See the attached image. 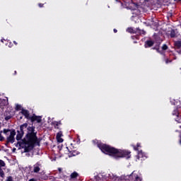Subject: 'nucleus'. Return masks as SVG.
I'll use <instances>...</instances> for the list:
<instances>
[{
  "label": "nucleus",
  "mask_w": 181,
  "mask_h": 181,
  "mask_svg": "<svg viewBox=\"0 0 181 181\" xmlns=\"http://www.w3.org/2000/svg\"><path fill=\"white\" fill-rule=\"evenodd\" d=\"M93 144L97 145L98 148H99L103 153L110 155V156H115V158H127V159L131 158V151L128 150H118L110 145L102 143L98 139L93 140Z\"/></svg>",
  "instance_id": "obj_1"
},
{
  "label": "nucleus",
  "mask_w": 181,
  "mask_h": 181,
  "mask_svg": "<svg viewBox=\"0 0 181 181\" xmlns=\"http://www.w3.org/2000/svg\"><path fill=\"white\" fill-rule=\"evenodd\" d=\"M35 126L27 127L28 132L25 138L22 139L21 143L28 144V147L25 148V152H30V151H33V148L36 146H40V141L39 140V138H37V132H35Z\"/></svg>",
  "instance_id": "obj_2"
},
{
  "label": "nucleus",
  "mask_w": 181,
  "mask_h": 181,
  "mask_svg": "<svg viewBox=\"0 0 181 181\" xmlns=\"http://www.w3.org/2000/svg\"><path fill=\"white\" fill-rule=\"evenodd\" d=\"M28 125V123H24L20 126V130L17 131L16 137V141H21V139L23 138V135H25V129H27Z\"/></svg>",
  "instance_id": "obj_3"
},
{
  "label": "nucleus",
  "mask_w": 181,
  "mask_h": 181,
  "mask_svg": "<svg viewBox=\"0 0 181 181\" xmlns=\"http://www.w3.org/2000/svg\"><path fill=\"white\" fill-rule=\"evenodd\" d=\"M129 9L132 11H134L133 13H135V15H141V12H142V6L140 5H138V4L136 3H132L131 5L129 6Z\"/></svg>",
  "instance_id": "obj_4"
},
{
  "label": "nucleus",
  "mask_w": 181,
  "mask_h": 181,
  "mask_svg": "<svg viewBox=\"0 0 181 181\" xmlns=\"http://www.w3.org/2000/svg\"><path fill=\"white\" fill-rule=\"evenodd\" d=\"M66 148L67 149L68 152H69V156H76V155H78V151H77V149L73 144H71L69 146H66Z\"/></svg>",
  "instance_id": "obj_5"
},
{
  "label": "nucleus",
  "mask_w": 181,
  "mask_h": 181,
  "mask_svg": "<svg viewBox=\"0 0 181 181\" xmlns=\"http://www.w3.org/2000/svg\"><path fill=\"white\" fill-rule=\"evenodd\" d=\"M127 177L129 180H134V181H142V180L139 178V176L135 173V171H133L129 175H127Z\"/></svg>",
  "instance_id": "obj_6"
},
{
  "label": "nucleus",
  "mask_w": 181,
  "mask_h": 181,
  "mask_svg": "<svg viewBox=\"0 0 181 181\" xmlns=\"http://www.w3.org/2000/svg\"><path fill=\"white\" fill-rule=\"evenodd\" d=\"M30 120L31 122H36L37 124H40L42 122V116H37L35 114H33L30 117Z\"/></svg>",
  "instance_id": "obj_7"
},
{
  "label": "nucleus",
  "mask_w": 181,
  "mask_h": 181,
  "mask_svg": "<svg viewBox=\"0 0 181 181\" xmlns=\"http://www.w3.org/2000/svg\"><path fill=\"white\" fill-rule=\"evenodd\" d=\"M146 158H148L146 156V154H145V153L142 152V150L139 151L138 154L136 156V160H139V159H141V160H145V159H146Z\"/></svg>",
  "instance_id": "obj_8"
},
{
  "label": "nucleus",
  "mask_w": 181,
  "mask_h": 181,
  "mask_svg": "<svg viewBox=\"0 0 181 181\" xmlns=\"http://www.w3.org/2000/svg\"><path fill=\"white\" fill-rule=\"evenodd\" d=\"M21 114H22V115H24L26 119H30L31 116L29 110L22 108L21 112L18 113V117L19 115H21Z\"/></svg>",
  "instance_id": "obj_9"
},
{
  "label": "nucleus",
  "mask_w": 181,
  "mask_h": 181,
  "mask_svg": "<svg viewBox=\"0 0 181 181\" xmlns=\"http://www.w3.org/2000/svg\"><path fill=\"white\" fill-rule=\"evenodd\" d=\"M17 144H15V146H18V145L22 149H24L25 153L30 152V151H26V148H28V144H23L22 143V139L19 140Z\"/></svg>",
  "instance_id": "obj_10"
},
{
  "label": "nucleus",
  "mask_w": 181,
  "mask_h": 181,
  "mask_svg": "<svg viewBox=\"0 0 181 181\" xmlns=\"http://www.w3.org/2000/svg\"><path fill=\"white\" fill-rule=\"evenodd\" d=\"M153 45H155V42H153L151 40H148L144 42V47L146 49H148V47H152V46H153Z\"/></svg>",
  "instance_id": "obj_11"
},
{
  "label": "nucleus",
  "mask_w": 181,
  "mask_h": 181,
  "mask_svg": "<svg viewBox=\"0 0 181 181\" xmlns=\"http://www.w3.org/2000/svg\"><path fill=\"white\" fill-rule=\"evenodd\" d=\"M63 136V132L59 131L57 134V136L56 139L57 140V142H59L60 144H62V142H63V139L62 138Z\"/></svg>",
  "instance_id": "obj_12"
},
{
  "label": "nucleus",
  "mask_w": 181,
  "mask_h": 181,
  "mask_svg": "<svg viewBox=\"0 0 181 181\" xmlns=\"http://www.w3.org/2000/svg\"><path fill=\"white\" fill-rule=\"evenodd\" d=\"M169 36H170L172 39H173V38H175V37H177V30L172 29V30L170 31Z\"/></svg>",
  "instance_id": "obj_13"
},
{
  "label": "nucleus",
  "mask_w": 181,
  "mask_h": 181,
  "mask_svg": "<svg viewBox=\"0 0 181 181\" xmlns=\"http://www.w3.org/2000/svg\"><path fill=\"white\" fill-rule=\"evenodd\" d=\"M173 115H177V117L175 118V121L178 122V124H181V116H179V113L177 112V110H174L173 112Z\"/></svg>",
  "instance_id": "obj_14"
},
{
  "label": "nucleus",
  "mask_w": 181,
  "mask_h": 181,
  "mask_svg": "<svg viewBox=\"0 0 181 181\" xmlns=\"http://www.w3.org/2000/svg\"><path fill=\"white\" fill-rule=\"evenodd\" d=\"M52 124H53L55 129H61L59 127H60V125H62V121L54 122Z\"/></svg>",
  "instance_id": "obj_15"
},
{
  "label": "nucleus",
  "mask_w": 181,
  "mask_h": 181,
  "mask_svg": "<svg viewBox=\"0 0 181 181\" xmlns=\"http://www.w3.org/2000/svg\"><path fill=\"white\" fill-rule=\"evenodd\" d=\"M174 46H175V49H180V47H181V40H180L175 41V42H174Z\"/></svg>",
  "instance_id": "obj_16"
},
{
  "label": "nucleus",
  "mask_w": 181,
  "mask_h": 181,
  "mask_svg": "<svg viewBox=\"0 0 181 181\" xmlns=\"http://www.w3.org/2000/svg\"><path fill=\"white\" fill-rule=\"evenodd\" d=\"M36 165H34V173H37L40 172V168L39 167V163H37Z\"/></svg>",
  "instance_id": "obj_17"
},
{
  "label": "nucleus",
  "mask_w": 181,
  "mask_h": 181,
  "mask_svg": "<svg viewBox=\"0 0 181 181\" xmlns=\"http://www.w3.org/2000/svg\"><path fill=\"white\" fill-rule=\"evenodd\" d=\"M78 176V173L76 171H74V173H72L70 175V178L71 179H76L77 178Z\"/></svg>",
  "instance_id": "obj_18"
},
{
  "label": "nucleus",
  "mask_w": 181,
  "mask_h": 181,
  "mask_svg": "<svg viewBox=\"0 0 181 181\" xmlns=\"http://www.w3.org/2000/svg\"><path fill=\"white\" fill-rule=\"evenodd\" d=\"M127 32H128L129 33H138L137 30H134V28H128Z\"/></svg>",
  "instance_id": "obj_19"
},
{
  "label": "nucleus",
  "mask_w": 181,
  "mask_h": 181,
  "mask_svg": "<svg viewBox=\"0 0 181 181\" xmlns=\"http://www.w3.org/2000/svg\"><path fill=\"white\" fill-rule=\"evenodd\" d=\"M8 142H10V144H13L15 142V137H12L11 136H9L7 137Z\"/></svg>",
  "instance_id": "obj_20"
},
{
  "label": "nucleus",
  "mask_w": 181,
  "mask_h": 181,
  "mask_svg": "<svg viewBox=\"0 0 181 181\" xmlns=\"http://www.w3.org/2000/svg\"><path fill=\"white\" fill-rule=\"evenodd\" d=\"M134 150V151H137L138 152L139 151V148H141V144L140 143H137L136 146H133Z\"/></svg>",
  "instance_id": "obj_21"
},
{
  "label": "nucleus",
  "mask_w": 181,
  "mask_h": 181,
  "mask_svg": "<svg viewBox=\"0 0 181 181\" xmlns=\"http://www.w3.org/2000/svg\"><path fill=\"white\" fill-rule=\"evenodd\" d=\"M137 33H139V35H146V31H145L144 30L137 28Z\"/></svg>",
  "instance_id": "obj_22"
},
{
  "label": "nucleus",
  "mask_w": 181,
  "mask_h": 181,
  "mask_svg": "<svg viewBox=\"0 0 181 181\" xmlns=\"http://www.w3.org/2000/svg\"><path fill=\"white\" fill-rule=\"evenodd\" d=\"M9 132H11V129H3V133L4 134V135H9Z\"/></svg>",
  "instance_id": "obj_23"
},
{
  "label": "nucleus",
  "mask_w": 181,
  "mask_h": 181,
  "mask_svg": "<svg viewBox=\"0 0 181 181\" xmlns=\"http://www.w3.org/2000/svg\"><path fill=\"white\" fill-rule=\"evenodd\" d=\"M15 135H16V132L15 131V129H12L10 132V136L15 138Z\"/></svg>",
  "instance_id": "obj_24"
},
{
  "label": "nucleus",
  "mask_w": 181,
  "mask_h": 181,
  "mask_svg": "<svg viewBox=\"0 0 181 181\" xmlns=\"http://www.w3.org/2000/svg\"><path fill=\"white\" fill-rule=\"evenodd\" d=\"M0 177H2V179H4L5 177V173L2 168H0Z\"/></svg>",
  "instance_id": "obj_25"
},
{
  "label": "nucleus",
  "mask_w": 181,
  "mask_h": 181,
  "mask_svg": "<svg viewBox=\"0 0 181 181\" xmlns=\"http://www.w3.org/2000/svg\"><path fill=\"white\" fill-rule=\"evenodd\" d=\"M5 161L0 160V169H2V168H4L6 166Z\"/></svg>",
  "instance_id": "obj_26"
},
{
  "label": "nucleus",
  "mask_w": 181,
  "mask_h": 181,
  "mask_svg": "<svg viewBox=\"0 0 181 181\" xmlns=\"http://www.w3.org/2000/svg\"><path fill=\"white\" fill-rule=\"evenodd\" d=\"M21 109H22V105H16V111H21Z\"/></svg>",
  "instance_id": "obj_27"
},
{
  "label": "nucleus",
  "mask_w": 181,
  "mask_h": 181,
  "mask_svg": "<svg viewBox=\"0 0 181 181\" xmlns=\"http://www.w3.org/2000/svg\"><path fill=\"white\" fill-rule=\"evenodd\" d=\"M12 115H7L4 117L5 121H9V119H11Z\"/></svg>",
  "instance_id": "obj_28"
},
{
  "label": "nucleus",
  "mask_w": 181,
  "mask_h": 181,
  "mask_svg": "<svg viewBox=\"0 0 181 181\" xmlns=\"http://www.w3.org/2000/svg\"><path fill=\"white\" fill-rule=\"evenodd\" d=\"M168 47L166 44H163L162 46V50H168Z\"/></svg>",
  "instance_id": "obj_29"
},
{
  "label": "nucleus",
  "mask_w": 181,
  "mask_h": 181,
  "mask_svg": "<svg viewBox=\"0 0 181 181\" xmlns=\"http://www.w3.org/2000/svg\"><path fill=\"white\" fill-rule=\"evenodd\" d=\"M165 64H169V63H172L173 60L166 58L165 59Z\"/></svg>",
  "instance_id": "obj_30"
},
{
  "label": "nucleus",
  "mask_w": 181,
  "mask_h": 181,
  "mask_svg": "<svg viewBox=\"0 0 181 181\" xmlns=\"http://www.w3.org/2000/svg\"><path fill=\"white\" fill-rule=\"evenodd\" d=\"M6 181H13V177L12 176H8Z\"/></svg>",
  "instance_id": "obj_31"
},
{
  "label": "nucleus",
  "mask_w": 181,
  "mask_h": 181,
  "mask_svg": "<svg viewBox=\"0 0 181 181\" xmlns=\"http://www.w3.org/2000/svg\"><path fill=\"white\" fill-rule=\"evenodd\" d=\"M44 5L45 4H42V3L38 4L39 8H43Z\"/></svg>",
  "instance_id": "obj_32"
},
{
  "label": "nucleus",
  "mask_w": 181,
  "mask_h": 181,
  "mask_svg": "<svg viewBox=\"0 0 181 181\" xmlns=\"http://www.w3.org/2000/svg\"><path fill=\"white\" fill-rule=\"evenodd\" d=\"M158 53H160V54H162V56H166V54H165V52H163V51H160V52H158Z\"/></svg>",
  "instance_id": "obj_33"
},
{
  "label": "nucleus",
  "mask_w": 181,
  "mask_h": 181,
  "mask_svg": "<svg viewBox=\"0 0 181 181\" xmlns=\"http://www.w3.org/2000/svg\"><path fill=\"white\" fill-rule=\"evenodd\" d=\"M156 50L157 53H160V52L159 46H157V49Z\"/></svg>",
  "instance_id": "obj_34"
},
{
  "label": "nucleus",
  "mask_w": 181,
  "mask_h": 181,
  "mask_svg": "<svg viewBox=\"0 0 181 181\" xmlns=\"http://www.w3.org/2000/svg\"><path fill=\"white\" fill-rule=\"evenodd\" d=\"M9 144H11V142H8V140H6V142L5 144V146H6L8 148Z\"/></svg>",
  "instance_id": "obj_35"
},
{
  "label": "nucleus",
  "mask_w": 181,
  "mask_h": 181,
  "mask_svg": "<svg viewBox=\"0 0 181 181\" xmlns=\"http://www.w3.org/2000/svg\"><path fill=\"white\" fill-rule=\"evenodd\" d=\"M58 148L59 149V151H62V149H63V145H61V146H58Z\"/></svg>",
  "instance_id": "obj_36"
},
{
  "label": "nucleus",
  "mask_w": 181,
  "mask_h": 181,
  "mask_svg": "<svg viewBox=\"0 0 181 181\" xmlns=\"http://www.w3.org/2000/svg\"><path fill=\"white\" fill-rule=\"evenodd\" d=\"M18 119L19 121H21V119H23V116H20V117L18 118Z\"/></svg>",
  "instance_id": "obj_37"
},
{
  "label": "nucleus",
  "mask_w": 181,
  "mask_h": 181,
  "mask_svg": "<svg viewBox=\"0 0 181 181\" xmlns=\"http://www.w3.org/2000/svg\"><path fill=\"white\" fill-rule=\"evenodd\" d=\"M177 52V53H179V54H181V49H178Z\"/></svg>",
  "instance_id": "obj_38"
},
{
  "label": "nucleus",
  "mask_w": 181,
  "mask_h": 181,
  "mask_svg": "<svg viewBox=\"0 0 181 181\" xmlns=\"http://www.w3.org/2000/svg\"><path fill=\"white\" fill-rule=\"evenodd\" d=\"M113 31H114V33H117V32H118V30H117V29L115 28L113 30Z\"/></svg>",
  "instance_id": "obj_39"
},
{
  "label": "nucleus",
  "mask_w": 181,
  "mask_h": 181,
  "mask_svg": "<svg viewBox=\"0 0 181 181\" xmlns=\"http://www.w3.org/2000/svg\"><path fill=\"white\" fill-rule=\"evenodd\" d=\"M156 49H158V47H154L152 48L153 50H156Z\"/></svg>",
  "instance_id": "obj_40"
},
{
  "label": "nucleus",
  "mask_w": 181,
  "mask_h": 181,
  "mask_svg": "<svg viewBox=\"0 0 181 181\" xmlns=\"http://www.w3.org/2000/svg\"><path fill=\"white\" fill-rule=\"evenodd\" d=\"M29 181H36V180L35 178H33V179H30Z\"/></svg>",
  "instance_id": "obj_41"
},
{
  "label": "nucleus",
  "mask_w": 181,
  "mask_h": 181,
  "mask_svg": "<svg viewBox=\"0 0 181 181\" xmlns=\"http://www.w3.org/2000/svg\"><path fill=\"white\" fill-rule=\"evenodd\" d=\"M13 43L16 45V46L18 45V42H16V41H13Z\"/></svg>",
  "instance_id": "obj_42"
},
{
  "label": "nucleus",
  "mask_w": 181,
  "mask_h": 181,
  "mask_svg": "<svg viewBox=\"0 0 181 181\" xmlns=\"http://www.w3.org/2000/svg\"><path fill=\"white\" fill-rule=\"evenodd\" d=\"M175 2H180L181 0H174Z\"/></svg>",
  "instance_id": "obj_43"
},
{
  "label": "nucleus",
  "mask_w": 181,
  "mask_h": 181,
  "mask_svg": "<svg viewBox=\"0 0 181 181\" xmlns=\"http://www.w3.org/2000/svg\"><path fill=\"white\" fill-rule=\"evenodd\" d=\"M15 151H16V148H13V152H15Z\"/></svg>",
  "instance_id": "obj_44"
},
{
  "label": "nucleus",
  "mask_w": 181,
  "mask_h": 181,
  "mask_svg": "<svg viewBox=\"0 0 181 181\" xmlns=\"http://www.w3.org/2000/svg\"><path fill=\"white\" fill-rule=\"evenodd\" d=\"M16 74H17V72H16V71H14V75L16 76Z\"/></svg>",
  "instance_id": "obj_45"
},
{
  "label": "nucleus",
  "mask_w": 181,
  "mask_h": 181,
  "mask_svg": "<svg viewBox=\"0 0 181 181\" xmlns=\"http://www.w3.org/2000/svg\"><path fill=\"white\" fill-rule=\"evenodd\" d=\"M2 132H4V131H0V135H2Z\"/></svg>",
  "instance_id": "obj_46"
},
{
  "label": "nucleus",
  "mask_w": 181,
  "mask_h": 181,
  "mask_svg": "<svg viewBox=\"0 0 181 181\" xmlns=\"http://www.w3.org/2000/svg\"><path fill=\"white\" fill-rule=\"evenodd\" d=\"M59 172H62V168H59Z\"/></svg>",
  "instance_id": "obj_47"
},
{
  "label": "nucleus",
  "mask_w": 181,
  "mask_h": 181,
  "mask_svg": "<svg viewBox=\"0 0 181 181\" xmlns=\"http://www.w3.org/2000/svg\"><path fill=\"white\" fill-rule=\"evenodd\" d=\"M132 39H135V37H134V36H132Z\"/></svg>",
  "instance_id": "obj_48"
},
{
  "label": "nucleus",
  "mask_w": 181,
  "mask_h": 181,
  "mask_svg": "<svg viewBox=\"0 0 181 181\" xmlns=\"http://www.w3.org/2000/svg\"><path fill=\"white\" fill-rule=\"evenodd\" d=\"M1 42H4V39H1Z\"/></svg>",
  "instance_id": "obj_49"
},
{
  "label": "nucleus",
  "mask_w": 181,
  "mask_h": 181,
  "mask_svg": "<svg viewBox=\"0 0 181 181\" xmlns=\"http://www.w3.org/2000/svg\"><path fill=\"white\" fill-rule=\"evenodd\" d=\"M180 145H181V137H180Z\"/></svg>",
  "instance_id": "obj_50"
},
{
  "label": "nucleus",
  "mask_w": 181,
  "mask_h": 181,
  "mask_svg": "<svg viewBox=\"0 0 181 181\" xmlns=\"http://www.w3.org/2000/svg\"><path fill=\"white\" fill-rule=\"evenodd\" d=\"M134 43H136V41H134Z\"/></svg>",
  "instance_id": "obj_51"
},
{
  "label": "nucleus",
  "mask_w": 181,
  "mask_h": 181,
  "mask_svg": "<svg viewBox=\"0 0 181 181\" xmlns=\"http://www.w3.org/2000/svg\"><path fill=\"white\" fill-rule=\"evenodd\" d=\"M145 1L148 2V1H149V0H145Z\"/></svg>",
  "instance_id": "obj_52"
}]
</instances>
